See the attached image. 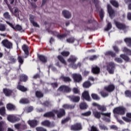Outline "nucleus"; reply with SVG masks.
Masks as SVG:
<instances>
[{
  "label": "nucleus",
  "mask_w": 131,
  "mask_h": 131,
  "mask_svg": "<svg viewBox=\"0 0 131 131\" xmlns=\"http://www.w3.org/2000/svg\"><path fill=\"white\" fill-rule=\"evenodd\" d=\"M126 111V108L123 106H118L115 107L113 110V113L115 115H124L125 114V112Z\"/></svg>",
  "instance_id": "obj_1"
},
{
  "label": "nucleus",
  "mask_w": 131,
  "mask_h": 131,
  "mask_svg": "<svg viewBox=\"0 0 131 131\" xmlns=\"http://www.w3.org/2000/svg\"><path fill=\"white\" fill-rule=\"evenodd\" d=\"M116 64L113 62H108L106 65V70L110 74H114Z\"/></svg>",
  "instance_id": "obj_2"
},
{
  "label": "nucleus",
  "mask_w": 131,
  "mask_h": 131,
  "mask_svg": "<svg viewBox=\"0 0 131 131\" xmlns=\"http://www.w3.org/2000/svg\"><path fill=\"white\" fill-rule=\"evenodd\" d=\"M93 115H94V117L97 119H100V118H101V115H102L103 116H107V117H110V116H111V113H104L103 112H100L97 111H93Z\"/></svg>",
  "instance_id": "obj_3"
},
{
  "label": "nucleus",
  "mask_w": 131,
  "mask_h": 131,
  "mask_svg": "<svg viewBox=\"0 0 131 131\" xmlns=\"http://www.w3.org/2000/svg\"><path fill=\"white\" fill-rule=\"evenodd\" d=\"M1 45H2L4 48H6V49H8V50L13 49V43L8 40V39H5L2 40L1 42Z\"/></svg>",
  "instance_id": "obj_4"
},
{
  "label": "nucleus",
  "mask_w": 131,
  "mask_h": 131,
  "mask_svg": "<svg viewBox=\"0 0 131 131\" xmlns=\"http://www.w3.org/2000/svg\"><path fill=\"white\" fill-rule=\"evenodd\" d=\"M54 113L57 114V117L58 118H62L63 116H65L66 114V112H65V110L63 108H60L59 110H53Z\"/></svg>",
  "instance_id": "obj_5"
},
{
  "label": "nucleus",
  "mask_w": 131,
  "mask_h": 131,
  "mask_svg": "<svg viewBox=\"0 0 131 131\" xmlns=\"http://www.w3.org/2000/svg\"><path fill=\"white\" fill-rule=\"evenodd\" d=\"M57 92H60V93H70L71 88L66 85H62L58 88Z\"/></svg>",
  "instance_id": "obj_6"
},
{
  "label": "nucleus",
  "mask_w": 131,
  "mask_h": 131,
  "mask_svg": "<svg viewBox=\"0 0 131 131\" xmlns=\"http://www.w3.org/2000/svg\"><path fill=\"white\" fill-rule=\"evenodd\" d=\"M72 78L76 83H79V82L82 81V76L80 74H73Z\"/></svg>",
  "instance_id": "obj_7"
},
{
  "label": "nucleus",
  "mask_w": 131,
  "mask_h": 131,
  "mask_svg": "<svg viewBox=\"0 0 131 131\" xmlns=\"http://www.w3.org/2000/svg\"><path fill=\"white\" fill-rule=\"evenodd\" d=\"M81 99L82 100H85L88 102H91V96H90L89 91H85L82 93Z\"/></svg>",
  "instance_id": "obj_8"
},
{
  "label": "nucleus",
  "mask_w": 131,
  "mask_h": 131,
  "mask_svg": "<svg viewBox=\"0 0 131 131\" xmlns=\"http://www.w3.org/2000/svg\"><path fill=\"white\" fill-rule=\"evenodd\" d=\"M68 98L73 103H78L80 101V97L78 96L70 95L68 96Z\"/></svg>",
  "instance_id": "obj_9"
},
{
  "label": "nucleus",
  "mask_w": 131,
  "mask_h": 131,
  "mask_svg": "<svg viewBox=\"0 0 131 131\" xmlns=\"http://www.w3.org/2000/svg\"><path fill=\"white\" fill-rule=\"evenodd\" d=\"M28 124L30 125V127L34 128V127H36L38 125V121L35 119L29 120L28 121Z\"/></svg>",
  "instance_id": "obj_10"
},
{
  "label": "nucleus",
  "mask_w": 131,
  "mask_h": 131,
  "mask_svg": "<svg viewBox=\"0 0 131 131\" xmlns=\"http://www.w3.org/2000/svg\"><path fill=\"white\" fill-rule=\"evenodd\" d=\"M115 24L116 27L120 29V30H124L126 29V25L125 24L121 23L119 21H115Z\"/></svg>",
  "instance_id": "obj_11"
},
{
  "label": "nucleus",
  "mask_w": 131,
  "mask_h": 131,
  "mask_svg": "<svg viewBox=\"0 0 131 131\" xmlns=\"http://www.w3.org/2000/svg\"><path fill=\"white\" fill-rule=\"evenodd\" d=\"M82 128L80 123H76V124L71 126V130L74 131L81 130Z\"/></svg>",
  "instance_id": "obj_12"
},
{
  "label": "nucleus",
  "mask_w": 131,
  "mask_h": 131,
  "mask_svg": "<svg viewBox=\"0 0 131 131\" xmlns=\"http://www.w3.org/2000/svg\"><path fill=\"white\" fill-rule=\"evenodd\" d=\"M104 90L108 93H112L115 90V85L113 84H110L107 86H105L104 87Z\"/></svg>",
  "instance_id": "obj_13"
},
{
  "label": "nucleus",
  "mask_w": 131,
  "mask_h": 131,
  "mask_svg": "<svg viewBox=\"0 0 131 131\" xmlns=\"http://www.w3.org/2000/svg\"><path fill=\"white\" fill-rule=\"evenodd\" d=\"M3 93L6 97H10V96H12L14 94L13 90L7 88H4L3 89Z\"/></svg>",
  "instance_id": "obj_14"
},
{
  "label": "nucleus",
  "mask_w": 131,
  "mask_h": 131,
  "mask_svg": "<svg viewBox=\"0 0 131 131\" xmlns=\"http://www.w3.org/2000/svg\"><path fill=\"white\" fill-rule=\"evenodd\" d=\"M78 59L77 57L75 55H70V57L67 59V61L69 63H71V64H75Z\"/></svg>",
  "instance_id": "obj_15"
},
{
  "label": "nucleus",
  "mask_w": 131,
  "mask_h": 131,
  "mask_svg": "<svg viewBox=\"0 0 131 131\" xmlns=\"http://www.w3.org/2000/svg\"><path fill=\"white\" fill-rule=\"evenodd\" d=\"M41 124L43 126H47V127H54V126H55L54 124L51 123V122L48 120L42 121Z\"/></svg>",
  "instance_id": "obj_16"
},
{
  "label": "nucleus",
  "mask_w": 131,
  "mask_h": 131,
  "mask_svg": "<svg viewBox=\"0 0 131 131\" xmlns=\"http://www.w3.org/2000/svg\"><path fill=\"white\" fill-rule=\"evenodd\" d=\"M7 120L10 122L14 123L18 121V118L13 115H9L7 116Z\"/></svg>",
  "instance_id": "obj_17"
},
{
  "label": "nucleus",
  "mask_w": 131,
  "mask_h": 131,
  "mask_svg": "<svg viewBox=\"0 0 131 131\" xmlns=\"http://www.w3.org/2000/svg\"><path fill=\"white\" fill-rule=\"evenodd\" d=\"M107 9L108 13L111 17H112L113 15L114 16V14H115V11L113 10L112 6L110 4L107 5Z\"/></svg>",
  "instance_id": "obj_18"
},
{
  "label": "nucleus",
  "mask_w": 131,
  "mask_h": 131,
  "mask_svg": "<svg viewBox=\"0 0 131 131\" xmlns=\"http://www.w3.org/2000/svg\"><path fill=\"white\" fill-rule=\"evenodd\" d=\"M43 116L46 118H54L56 115H55V113H54V112L52 111L46 113Z\"/></svg>",
  "instance_id": "obj_19"
},
{
  "label": "nucleus",
  "mask_w": 131,
  "mask_h": 131,
  "mask_svg": "<svg viewBox=\"0 0 131 131\" xmlns=\"http://www.w3.org/2000/svg\"><path fill=\"white\" fill-rule=\"evenodd\" d=\"M91 71L93 74H100V72H101V69L100 67L95 66V67H92Z\"/></svg>",
  "instance_id": "obj_20"
},
{
  "label": "nucleus",
  "mask_w": 131,
  "mask_h": 131,
  "mask_svg": "<svg viewBox=\"0 0 131 131\" xmlns=\"http://www.w3.org/2000/svg\"><path fill=\"white\" fill-rule=\"evenodd\" d=\"M122 118L125 122H131V113H127L126 117H122Z\"/></svg>",
  "instance_id": "obj_21"
},
{
  "label": "nucleus",
  "mask_w": 131,
  "mask_h": 131,
  "mask_svg": "<svg viewBox=\"0 0 131 131\" xmlns=\"http://www.w3.org/2000/svg\"><path fill=\"white\" fill-rule=\"evenodd\" d=\"M29 20L31 24H32L33 26L34 27H39V25L37 24V23L34 21V16L32 14H30Z\"/></svg>",
  "instance_id": "obj_22"
},
{
  "label": "nucleus",
  "mask_w": 131,
  "mask_h": 131,
  "mask_svg": "<svg viewBox=\"0 0 131 131\" xmlns=\"http://www.w3.org/2000/svg\"><path fill=\"white\" fill-rule=\"evenodd\" d=\"M6 108L9 111H14L16 110V106L12 103H8L6 105Z\"/></svg>",
  "instance_id": "obj_23"
},
{
  "label": "nucleus",
  "mask_w": 131,
  "mask_h": 131,
  "mask_svg": "<svg viewBox=\"0 0 131 131\" xmlns=\"http://www.w3.org/2000/svg\"><path fill=\"white\" fill-rule=\"evenodd\" d=\"M62 107L64 109H67V110H72V109H74V108H75V105H73V104H64L62 105Z\"/></svg>",
  "instance_id": "obj_24"
},
{
  "label": "nucleus",
  "mask_w": 131,
  "mask_h": 131,
  "mask_svg": "<svg viewBox=\"0 0 131 131\" xmlns=\"http://www.w3.org/2000/svg\"><path fill=\"white\" fill-rule=\"evenodd\" d=\"M105 56H111L112 58L116 57V53L113 51H108L104 53Z\"/></svg>",
  "instance_id": "obj_25"
},
{
  "label": "nucleus",
  "mask_w": 131,
  "mask_h": 131,
  "mask_svg": "<svg viewBox=\"0 0 131 131\" xmlns=\"http://www.w3.org/2000/svg\"><path fill=\"white\" fill-rule=\"evenodd\" d=\"M38 58L42 63H47V62H48V58L47 57L42 55H38Z\"/></svg>",
  "instance_id": "obj_26"
},
{
  "label": "nucleus",
  "mask_w": 131,
  "mask_h": 131,
  "mask_svg": "<svg viewBox=\"0 0 131 131\" xmlns=\"http://www.w3.org/2000/svg\"><path fill=\"white\" fill-rule=\"evenodd\" d=\"M62 15H63L64 18H66V19L71 18V13L68 11L63 10L62 11Z\"/></svg>",
  "instance_id": "obj_27"
},
{
  "label": "nucleus",
  "mask_w": 131,
  "mask_h": 131,
  "mask_svg": "<svg viewBox=\"0 0 131 131\" xmlns=\"http://www.w3.org/2000/svg\"><path fill=\"white\" fill-rule=\"evenodd\" d=\"M124 41L127 45V47L131 48V37H126L124 38Z\"/></svg>",
  "instance_id": "obj_28"
},
{
  "label": "nucleus",
  "mask_w": 131,
  "mask_h": 131,
  "mask_svg": "<svg viewBox=\"0 0 131 131\" xmlns=\"http://www.w3.org/2000/svg\"><path fill=\"white\" fill-rule=\"evenodd\" d=\"M16 89L20 92H23V93L25 92H27L28 90L27 88H25V86L21 85H17Z\"/></svg>",
  "instance_id": "obj_29"
},
{
  "label": "nucleus",
  "mask_w": 131,
  "mask_h": 131,
  "mask_svg": "<svg viewBox=\"0 0 131 131\" xmlns=\"http://www.w3.org/2000/svg\"><path fill=\"white\" fill-rule=\"evenodd\" d=\"M80 109L81 110H85V109H88V104H86V102H81L79 105Z\"/></svg>",
  "instance_id": "obj_30"
},
{
  "label": "nucleus",
  "mask_w": 131,
  "mask_h": 131,
  "mask_svg": "<svg viewBox=\"0 0 131 131\" xmlns=\"http://www.w3.org/2000/svg\"><path fill=\"white\" fill-rule=\"evenodd\" d=\"M110 3L115 8H119V3H118V2H117L115 0H111L110 1Z\"/></svg>",
  "instance_id": "obj_31"
},
{
  "label": "nucleus",
  "mask_w": 131,
  "mask_h": 131,
  "mask_svg": "<svg viewBox=\"0 0 131 131\" xmlns=\"http://www.w3.org/2000/svg\"><path fill=\"white\" fill-rule=\"evenodd\" d=\"M20 81H23L24 82H26L28 79V77L26 75H21L19 76Z\"/></svg>",
  "instance_id": "obj_32"
},
{
  "label": "nucleus",
  "mask_w": 131,
  "mask_h": 131,
  "mask_svg": "<svg viewBox=\"0 0 131 131\" xmlns=\"http://www.w3.org/2000/svg\"><path fill=\"white\" fill-rule=\"evenodd\" d=\"M23 51H24L25 54L28 56L29 55V51H28V46L26 45H24L22 47Z\"/></svg>",
  "instance_id": "obj_33"
},
{
  "label": "nucleus",
  "mask_w": 131,
  "mask_h": 131,
  "mask_svg": "<svg viewBox=\"0 0 131 131\" xmlns=\"http://www.w3.org/2000/svg\"><path fill=\"white\" fill-rule=\"evenodd\" d=\"M91 97L93 99V100H95V101H99L100 100L101 98H100V96L98 95V94L95 93H92L91 94Z\"/></svg>",
  "instance_id": "obj_34"
},
{
  "label": "nucleus",
  "mask_w": 131,
  "mask_h": 131,
  "mask_svg": "<svg viewBox=\"0 0 131 131\" xmlns=\"http://www.w3.org/2000/svg\"><path fill=\"white\" fill-rule=\"evenodd\" d=\"M57 59L62 63V64H64V65H66L67 64V62H66V61H65V59H64V57L62 56V55H58L57 56Z\"/></svg>",
  "instance_id": "obj_35"
},
{
  "label": "nucleus",
  "mask_w": 131,
  "mask_h": 131,
  "mask_svg": "<svg viewBox=\"0 0 131 131\" xmlns=\"http://www.w3.org/2000/svg\"><path fill=\"white\" fill-rule=\"evenodd\" d=\"M61 78L62 79L64 82H70L72 81L71 78L69 77H65L64 76H61Z\"/></svg>",
  "instance_id": "obj_36"
},
{
  "label": "nucleus",
  "mask_w": 131,
  "mask_h": 131,
  "mask_svg": "<svg viewBox=\"0 0 131 131\" xmlns=\"http://www.w3.org/2000/svg\"><path fill=\"white\" fill-rule=\"evenodd\" d=\"M91 85H92V83L89 81H86L83 83V88L85 89H89Z\"/></svg>",
  "instance_id": "obj_37"
},
{
  "label": "nucleus",
  "mask_w": 131,
  "mask_h": 131,
  "mask_svg": "<svg viewBox=\"0 0 131 131\" xmlns=\"http://www.w3.org/2000/svg\"><path fill=\"white\" fill-rule=\"evenodd\" d=\"M120 57L122 58L125 62H129V57L125 54H121Z\"/></svg>",
  "instance_id": "obj_38"
},
{
  "label": "nucleus",
  "mask_w": 131,
  "mask_h": 131,
  "mask_svg": "<svg viewBox=\"0 0 131 131\" xmlns=\"http://www.w3.org/2000/svg\"><path fill=\"white\" fill-rule=\"evenodd\" d=\"M21 104H29V99L28 98H21L19 100Z\"/></svg>",
  "instance_id": "obj_39"
},
{
  "label": "nucleus",
  "mask_w": 131,
  "mask_h": 131,
  "mask_svg": "<svg viewBox=\"0 0 131 131\" xmlns=\"http://www.w3.org/2000/svg\"><path fill=\"white\" fill-rule=\"evenodd\" d=\"M98 109L100 111H101L102 112H104V111H107V108L105 105H98Z\"/></svg>",
  "instance_id": "obj_40"
},
{
  "label": "nucleus",
  "mask_w": 131,
  "mask_h": 131,
  "mask_svg": "<svg viewBox=\"0 0 131 131\" xmlns=\"http://www.w3.org/2000/svg\"><path fill=\"white\" fill-rule=\"evenodd\" d=\"M0 114L2 116L6 115V107L5 106L0 108Z\"/></svg>",
  "instance_id": "obj_41"
},
{
  "label": "nucleus",
  "mask_w": 131,
  "mask_h": 131,
  "mask_svg": "<svg viewBox=\"0 0 131 131\" xmlns=\"http://www.w3.org/2000/svg\"><path fill=\"white\" fill-rule=\"evenodd\" d=\"M35 96L37 98H43V94L40 91H36Z\"/></svg>",
  "instance_id": "obj_42"
},
{
  "label": "nucleus",
  "mask_w": 131,
  "mask_h": 131,
  "mask_svg": "<svg viewBox=\"0 0 131 131\" xmlns=\"http://www.w3.org/2000/svg\"><path fill=\"white\" fill-rule=\"evenodd\" d=\"M67 36V34L64 33L62 34H58L57 37L59 39H60V40H62V39H64L65 37Z\"/></svg>",
  "instance_id": "obj_43"
},
{
  "label": "nucleus",
  "mask_w": 131,
  "mask_h": 131,
  "mask_svg": "<svg viewBox=\"0 0 131 131\" xmlns=\"http://www.w3.org/2000/svg\"><path fill=\"white\" fill-rule=\"evenodd\" d=\"M123 52H124V53H126L129 56H131V50L130 49H128V48H127L126 47H124Z\"/></svg>",
  "instance_id": "obj_44"
},
{
  "label": "nucleus",
  "mask_w": 131,
  "mask_h": 131,
  "mask_svg": "<svg viewBox=\"0 0 131 131\" xmlns=\"http://www.w3.org/2000/svg\"><path fill=\"white\" fill-rule=\"evenodd\" d=\"M3 16L7 20H11V15L9 14V12H6L4 13Z\"/></svg>",
  "instance_id": "obj_45"
},
{
  "label": "nucleus",
  "mask_w": 131,
  "mask_h": 131,
  "mask_svg": "<svg viewBox=\"0 0 131 131\" xmlns=\"http://www.w3.org/2000/svg\"><path fill=\"white\" fill-rule=\"evenodd\" d=\"M100 94L101 97H103V98H106V97H108V96H109V94L104 91H101L100 92Z\"/></svg>",
  "instance_id": "obj_46"
},
{
  "label": "nucleus",
  "mask_w": 131,
  "mask_h": 131,
  "mask_svg": "<svg viewBox=\"0 0 131 131\" xmlns=\"http://www.w3.org/2000/svg\"><path fill=\"white\" fill-rule=\"evenodd\" d=\"M67 41L69 43H73V42H74V41H75V38H74V37H71L67 39Z\"/></svg>",
  "instance_id": "obj_47"
},
{
  "label": "nucleus",
  "mask_w": 131,
  "mask_h": 131,
  "mask_svg": "<svg viewBox=\"0 0 131 131\" xmlns=\"http://www.w3.org/2000/svg\"><path fill=\"white\" fill-rule=\"evenodd\" d=\"M13 29L15 31H21L22 30V26L19 25H16Z\"/></svg>",
  "instance_id": "obj_48"
},
{
  "label": "nucleus",
  "mask_w": 131,
  "mask_h": 131,
  "mask_svg": "<svg viewBox=\"0 0 131 131\" xmlns=\"http://www.w3.org/2000/svg\"><path fill=\"white\" fill-rule=\"evenodd\" d=\"M81 115L82 116H85L86 117H88L89 116H91V115H92V112L91 111H88V112H86L85 113H83L81 114Z\"/></svg>",
  "instance_id": "obj_49"
},
{
  "label": "nucleus",
  "mask_w": 131,
  "mask_h": 131,
  "mask_svg": "<svg viewBox=\"0 0 131 131\" xmlns=\"http://www.w3.org/2000/svg\"><path fill=\"white\" fill-rule=\"evenodd\" d=\"M61 55L63 57H68L70 55V52L69 51H64L61 52Z\"/></svg>",
  "instance_id": "obj_50"
},
{
  "label": "nucleus",
  "mask_w": 131,
  "mask_h": 131,
  "mask_svg": "<svg viewBox=\"0 0 131 131\" xmlns=\"http://www.w3.org/2000/svg\"><path fill=\"white\" fill-rule=\"evenodd\" d=\"M111 28H112V24H111V23H108L106 26V28L104 29V31H109Z\"/></svg>",
  "instance_id": "obj_51"
},
{
  "label": "nucleus",
  "mask_w": 131,
  "mask_h": 131,
  "mask_svg": "<svg viewBox=\"0 0 131 131\" xmlns=\"http://www.w3.org/2000/svg\"><path fill=\"white\" fill-rule=\"evenodd\" d=\"M113 49L116 54H118L120 51L119 48L116 45L113 46Z\"/></svg>",
  "instance_id": "obj_52"
},
{
  "label": "nucleus",
  "mask_w": 131,
  "mask_h": 131,
  "mask_svg": "<svg viewBox=\"0 0 131 131\" xmlns=\"http://www.w3.org/2000/svg\"><path fill=\"white\" fill-rule=\"evenodd\" d=\"M50 85H51L52 88L55 89H57V88H58V86H59V83H58V82H57L51 83Z\"/></svg>",
  "instance_id": "obj_53"
},
{
  "label": "nucleus",
  "mask_w": 131,
  "mask_h": 131,
  "mask_svg": "<svg viewBox=\"0 0 131 131\" xmlns=\"http://www.w3.org/2000/svg\"><path fill=\"white\" fill-rule=\"evenodd\" d=\"M73 93L75 95H79L80 94V91L78 90L77 88H74L73 89Z\"/></svg>",
  "instance_id": "obj_54"
},
{
  "label": "nucleus",
  "mask_w": 131,
  "mask_h": 131,
  "mask_svg": "<svg viewBox=\"0 0 131 131\" xmlns=\"http://www.w3.org/2000/svg\"><path fill=\"white\" fill-rule=\"evenodd\" d=\"M17 60L18 61V62L20 64V65H22V64L24 63V59H23L22 56H18L17 57Z\"/></svg>",
  "instance_id": "obj_55"
},
{
  "label": "nucleus",
  "mask_w": 131,
  "mask_h": 131,
  "mask_svg": "<svg viewBox=\"0 0 131 131\" xmlns=\"http://www.w3.org/2000/svg\"><path fill=\"white\" fill-rule=\"evenodd\" d=\"M125 95L126 97L128 98H131V91L126 90L125 91Z\"/></svg>",
  "instance_id": "obj_56"
},
{
  "label": "nucleus",
  "mask_w": 131,
  "mask_h": 131,
  "mask_svg": "<svg viewBox=\"0 0 131 131\" xmlns=\"http://www.w3.org/2000/svg\"><path fill=\"white\" fill-rule=\"evenodd\" d=\"M70 119H71L70 117H69L66 118L64 119H63L61 121L62 124H65V123H67V122H68V121H69V120H70Z\"/></svg>",
  "instance_id": "obj_57"
},
{
  "label": "nucleus",
  "mask_w": 131,
  "mask_h": 131,
  "mask_svg": "<svg viewBox=\"0 0 131 131\" xmlns=\"http://www.w3.org/2000/svg\"><path fill=\"white\" fill-rule=\"evenodd\" d=\"M99 16L100 19H101V20H103V18H104V10L102 9L99 12Z\"/></svg>",
  "instance_id": "obj_58"
},
{
  "label": "nucleus",
  "mask_w": 131,
  "mask_h": 131,
  "mask_svg": "<svg viewBox=\"0 0 131 131\" xmlns=\"http://www.w3.org/2000/svg\"><path fill=\"white\" fill-rule=\"evenodd\" d=\"M99 128L103 130H108V128L104 124H99Z\"/></svg>",
  "instance_id": "obj_59"
},
{
  "label": "nucleus",
  "mask_w": 131,
  "mask_h": 131,
  "mask_svg": "<svg viewBox=\"0 0 131 131\" xmlns=\"http://www.w3.org/2000/svg\"><path fill=\"white\" fill-rule=\"evenodd\" d=\"M36 131H48L47 129L42 127H36L35 128Z\"/></svg>",
  "instance_id": "obj_60"
},
{
  "label": "nucleus",
  "mask_w": 131,
  "mask_h": 131,
  "mask_svg": "<svg viewBox=\"0 0 131 131\" xmlns=\"http://www.w3.org/2000/svg\"><path fill=\"white\" fill-rule=\"evenodd\" d=\"M9 60L11 61V63L13 64L16 63V59L15 58V57L11 56L9 57Z\"/></svg>",
  "instance_id": "obj_61"
},
{
  "label": "nucleus",
  "mask_w": 131,
  "mask_h": 131,
  "mask_svg": "<svg viewBox=\"0 0 131 131\" xmlns=\"http://www.w3.org/2000/svg\"><path fill=\"white\" fill-rule=\"evenodd\" d=\"M49 69H51L52 71H57V68L54 66H53V64H50L48 67Z\"/></svg>",
  "instance_id": "obj_62"
},
{
  "label": "nucleus",
  "mask_w": 131,
  "mask_h": 131,
  "mask_svg": "<svg viewBox=\"0 0 131 131\" xmlns=\"http://www.w3.org/2000/svg\"><path fill=\"white\" fill-rule=\"evenodd\" d=\"M97 58H98V56L96 55H93V56H91L89 58V60L90 61H94L95 60H97Z\"/></svg>",
  "instance_id": "obj_63"
},
{
  "label": "nucleus",
  "mask_w": 131,
  "mask_h": 131,
  "mask_svg": "<svg viewBox=\"0 0 131 131\" xmlns=\"http://www.w3.org/2000/svg\"><path fill=\"white\" fill-rule=\"evenodd\" d=\"M6 30V26L5 25L0 24V31H5Z\"/></svg>",
  "instance_id": "obj_64"
}]
</instances>
